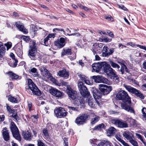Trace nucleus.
Segmentation results:
<instances>
[{
  "label": "nucleus",
  "mask_w": 146,
  "mask_h": 146,
  "mask_svg": "<svg viewBox=\"0 0 146 146\" xmlns=\"http://www.w3.org/2000/svg\"><path fill=\"white\" fill-rule=\"evenodd\" d=\"M116 97L119 100L127 102V104L125 103L121 104V107L122 109L135 114L134 109L130 106L131 103V98L127 92L123 90L119 91L117 94Z\"/></svg>",
  "instance_id": "nucleus-1"
},
{
  "label": "nucleus",
  "mask_w": 146,
  "mask_h": 146,
  "mask_svg": "<svg viewBox=\"0 0 146 146\" xmlns=\"http://www.w3.org/2000/svg\"><path fill=\"white\" fill-rule=\"evenodd\" d=\"M123 86L128 91L134 94L137 97L141 99H144L145 96L140 91L125 84H123Z\"/></svg>",
  "instance_id": "nucleus-2"
},
{
  "label": "nucleus",
  "mask_w": 146,
  "mask_h": 146,
  "mask_svg": "<svg viewBox=\"0 0 146 146\" xmlns=\"http://www.w3.org/2000/svg\"><path fill=\"white\" fill-rule=\"evenodd\" d=\"M104 71L107 75L111 76L113 77V79L116 80V82H119V77L116 74L115 70L111 67L109 64L107 63L106 65H105Z\"/></svg>",
  "instance_id": "nucleus-3"
},
{
  "label": "nucleus",
  "mask_w": 146,
  "mask_h": 146,
  "mask_svg": "<svg viewBox=\"0 0 146 146\" xmlns=\"http://www.w3.org/2000/svg\"><path fill=\"white\" fill-rule=\"evenodd\" d=\"M36 44L34 41H33L32 45L29 46L30 49L28 51V55L32 60H35L36 58L35 53L37 50Z\"/></svg>",
  "instance_id": "nucleus-4"
},
{
  "label": "nucleus",
  "mask_w": 146,
  "mask_h": 146,
  "mask_svg": "<svg viewBox=\"0 0 146 146\" xmlns=\"http://www.w3.org/2000/svg\"><path fill=\"white\" fill-rule=\"evenodd\" d=\"M28 84L29 88L32 91L33 94L37 96L40 95L41 94L40 91L34 84L31 79H28Z\"/></svg>",
  "instance_id": "nucleus-5"
},
{
  "label": "nucleus",
  "mask_w": 146,
  "mask_h": 146,
  "mask_svg": "<svg viewBox=\"0 0 146 146\" xmlns=\"http://www.w3.org/2000/svg\"><path fill=\"white\" fill-rule=\"evenodd\" d=\"M10 128L13 137L19 141L21 140L18 129L13 122H11L10 124Z\"/></svg>",
  "instance_id": "nucleus-6"
},
{
  "label": "nucleus",
  "mask_w": 146,
  "mask_h": 146,
  "mask_svg": "<svg viewBox=\"0 0 146 146\" xmlns=\"http://www.w3.org/2000/svg\"><path fill=\"white\" fill-rule=\"evenodd\" d=\"M78 87L81 95L84 97H88L90 95L86 87L84 86L82 82H80L78 84Z\"/></svg>",
  "instance_id": "nucleus-7"
},
{
  "label": "nucleus",
  "mask_w": 146,
  "mask_h": 146,
  "mask_svg": "<svg viewBox=\"0 0 146 146\" xmlns=\"http://www.w3.org/2000/svg\"><path fill=\"white\" fill-rule=\"evenodd\" d=\"M54 112L55 116L59 118L65 117L67 113L64 108L61 107L56 108L54 110Z\"/></svg>",
  "instance_id": "nucleus-8"
},
{
  "label": "nucleus",
  "mask_w": 146,
  "mask_h": 146,
  "mask_svg": "<svg viewBox=\"0 0 146 146\" xmlns=\"http://www.w3.org/2000/svg\"><path fill=\"white\" fill-rule=\"evenodd\" d=\"M106 64L105 62L94 63L92 65V71L98 72L101 70L104 71Z\"/></svg>",
  "instance_id": "nucleus-9"
},
{
  "label": "nucleus",
  "mask_w": 146,
  "mask_h": 146,
  "mask_svg": "<svg viewBox=\"0 0 146 146\" xmlns=\"http://www.w3.org/2000/svg\"><path fill=\"white\" fill-rule=\"evenodd\" d=\"M98 88L102 94L104 95H106L111 90V87L103 84L99 85Z\"/></svg>",
  "instance_id": "nucleus-10"
},
{
  "label": "nucleus",
  "mask_w": 146,
  "mask_h": 146,
  "mask_svg": "<svg viewBox=\"0 0 146 146\" xmlns=\"http://www.w3.org/2000/svg\"><path fill=\"white\" fill-rule=\"evenodd\" d=\"M111 122L116 126L120 128H125L128 127L127 123L126 121H123L121 119H112Z\"/></svg>",
  "instance_id": "nucleus-11"
},
{
  "label": "nucleus",
  "mask_w": 146,
  "mask_h": 146,
  "mask_svg": "<svg viewBox=\"0 0 146 146\" xmlns=\"http://www.w3.org/2000/svg\"><path fill=\"white\" fill-rule=\"evenodd\" d=\"M88 118V116L87 115H82L76 119L75 122L78 125H83L86 123Z\"/></svg>",
  "instance_id": "nucleus-12"
},
{
  "label": "nucleus",
  "mask_w": 146,
  "mask_h": 146,
  "mask_svg": "<svg viewBox=\"0 0 146 146\" xmlns=\"http://www.w3.org/2000/svg\"><path fill=\"white\" fill-rule=\"evenodd\" d=\"M103 44L102 43H95L93 45L91 50L94 55L99 53L101 50Z\"/></svg>",
  "instance_id": "nucleus-13"
},
{
  "label": "nucleus",
  "mask_w": 146,
  "mask_h": 146,
  "mask_svg": "<svg viewBox=\"0 0 146 146\" xmlns=\"http://www.w3.org/2000/svg\"><path fill=\"white\" fill-rule=\"evenodd\" d=\"M66 91L69 97L72 100H74L76 98V92L72 90L69 85L67 86Z\"/></svg>",
  "instance_id": "nucleus-14"
},
{
  "label": "nucleus",
  "mask_w": 146,
  "mask_h": 146,
  "mask_svg": "<svg viewBox=\"0 0 146 146\" xmlns=\"http://www.w3.org/2000/svg\"><path fill=\"white\" fill-rule=\"evenodd\" d=\"M94 81L96 83H106L108 82V80L103 76H93L92 77Z\"/></svg>",
  "instance_id": "nucleus-15"
},
{
  "label": "nucleus",
  "mask_w": 146,
  "mask_h": 146,
  "mask_svg": "<svg viewBox=\"0 0 146 146\" xmlns=\"http://www.w3.org/2000/svg\"><path fill=\"white\" fill-rule=\"evenodd\" d=\"M109 48L106 46H104L102 51V55L104 57H108L110 55L114 52L113 49H111L108 50Z\"/></svg>",
  "instance_id": "nucleus-16"
},
{
  "label": "nucleus",
  "mask_w": 146,
  "mask_h": 146,
  "mask_svg": "<svg viewBox=\"0 0 146 146\" xmlns=\"http://www.w3.org/2000/svg\"><path fill=\"white\" fill-rule=\"evenodd\" d=\"M92 93L93 97H94L95 100L97 103L99 102L97 100V99L99 100L101 98L102 94L101 92L96 89H94L92 91Z\"/></svg>",
  "instance_id": "nucleus-17"
},
{
  "label": "nucleus",
  "mask_w": 146,
  "mask_h": 146,
  "mask_svg": "<svg viewBox=\"0 0 146 146\" xmlns=\"http://www.w3.org/2000/svg\"><path fill=\"white\" fill-rule=\"evenodd\" d=\"M66 39L64 38H60L59 40L55 42V45L58 48H60L63 47L65 45Z\"/></svg>",
  "instance_id": "nucleus-18"
},
{
  "label": "nucleus",
  "mask_w": 146,
  "mask_h": 146,
  "mask_svg": "<svg viewBox=\"0 0 146 146\" xmlns=\"http://www.w3.org/2000/svg\"><path fill=\"white\" fill-rule=\"evenodd\" d=\"M39 69L40 70L41 74L43 76H48V77H50L51 76V74L44 67L41 66L39 68Z\"/></svg>",
  "instance_id": "nucleus-19"
},
{
  "label": "nucleus",
  "mask_w": 146,
  "mask_h": 146,
  "mask_svg": "<svg viewBox=\"0 0 146 146\" xmlns=\"http://www.w3.org/2000/svg\"><path fill=\"white\" fill-rule=\"evenodd\" d=\"M7 109L10 114H11V117H13L16 120V121H17L18 117L16 110L11 109L8 105H7Z\"/></svg>",
  "instance_id": "nucleus-20"
},
{
  "label": "nucleus",
  "mask_w": 146,
  "mask_h": 146,
  "mask_svg": "<svg viewBox=\"0 0 146 146\" xmlns=\"http://www.w3.org/2000/svg\"><path fill=\"white\" fill-rule=\"evenodd\" d=\"M22 135L24 138L26 140L30 141L31 140V133L28 131L22 132Z\"/></svg>",
  "instance_id": "nucleus-21"
},
{
  "label": "nucleus",
  "mask_w": 146,
  "mask_h": 146,
  "mask_svg": "<svg viewBox=\"0 0 146 146\" xmlns=\"http://www.w3.org/2000/svg\"><path fill=\"white\" fill-rule=\"evenodd\" d=\"M6 74H8L9 77L13 80H17V79H20L21 78V76L17 75L11 71H9L6 73Z\"/></svg>",
  "instance_id": "nucleus-22"
},
{
  "label": "nucleus",
  "mask_w": 146,
  "mask_h": 146,
  "mask_svg": "<svg viewBox=\"0 0 146 146\" xmlns=\"http://www.w3.org/2000/svg\"><path fill=\"white\" fill-rule=\"evenodd\" d=\"M15 25L20 31L23 32L24 33H28L27 30L25 29L22 23L19 22H16Z\"/></svg>",
  "instance_id": "nucleus-23"
},
{
  "label": "nucleus",
  "mask_w": 146,
  "mask_h": 146,
  "mask_svg": "<svg viewBox=\"0 0 146 146\" xmlns=\"http://www.w3.org/2000/svg\"><path fill=\"white\" fill-rule=\"evenodd\" d=\"M57 73L60 77H64L66 78H68L69 76L68 72H67L65 69L59 71Z\"/></svg>",
  "instance_id": "nucleus-24"
},
{
  "label": "nucleus",
  "mask_w": 146,
  "mask_h": 146,
  "mask_svg": "<svg viewBox=\"0 0 146 146\" xmlns=\"http://www.w3.org/2000/svg\"><path fill=\"white\" fill-rule=\"evenodd\" d=\"M3 138L5 141H7L9 140V131L7 129L6 127L3 128Z\"/></svg>",
  "instance_id": "nucleus-25"
},
{
  "label": "nucleus",
  "mask_w": 146,
  "mask_h": 146,
  "mask_svg": "<svg viewBox=\"0 0 146 146\" xmlns=\"http://www.w3.org/2000/svg\"><path fill=\"white\" fill-rule=\"evenodd\" d=\"M10 56L13 60V64L12 63H9V64L11 67H15L17 66V63L18 61V60L15 58V55L13 53H11Z\"/></svg>",
  "instance_id": "nucleus-26"
},
{
  "label": "nucleus",
  "mask_w": 146,
  "mask_h": 146,
  "mask_svg": "<svg viewBox=\"0 0 146 146\" xmlns=\"http://www.w3.org/2000/svg\"><path fill=\"white\" fill-rule=\"evenodd\" d=\"M123 137L127 140H130L134 136L132 134L128 131H126L123 133Z\"/></svg>",
  "instance_id": "nucleus-27"
},
{
  "label": "nucleus",
  "mask_w": 146,
  "mask_h": 146,
  "mask_svg": "<svg viewBox=\"0 0 146 146\" xmlns=\"http://www.w3.org/2000/svg\"><path fill=\"white\" fill-rule=\"evenodd\" d=\"M116 131V129L113 127L109 128L107 131V134L108 136H110L115 133Z\"/></svg>",
  "instance_id": "nucleus-28"
},
{
  "label": "nucleus",
  "mask_w": 146,
  "mask_h": 146,
  "mask_svg": "<svg viewBox=\"0 0 146 146\" xmlns=\"http://www.w3.org/2000/svg\"><path fill=\"white\" fill-rule=\"evenodd\" d=\"M97 146H113L112 144L109 141L103 140L98 143Z\"/></svg>",
  "instance_id": "nucleus-29"
},
{
  "label": "nucleus",
  "mask_w": 146,
  "mask_h": 146,
  "mask_svg": "<svg viewBox=\"0 0 146 146\" xmlns=\"http://www.w3.org/2000/svg\"><path fill=\"white\" fill-rule=\"evenodd\" d=\"M43 137L45 139H49L50 138V136L49 134L48 130L47 128H45L43 129L42 130Z\"/></svg>",
  "instance_id": "nucleus-30"
},
{
  "label": "nucleus",
  "mask_w": 146,
  "mask_h": 146,
  "mask_svg": "<svg viewBox=\"0 0 146 146\" xmlns=\"http://www.w3.org/2000/svg\"><path fill=\"white\" fill-rule=\"evenodd\" d=\"M72 53L71 49L70 48H66L63 49L61 53V56H63L65 55H70Z\"/></svg>",
  "instance_id": "nucleus-31"
},
{
  "label": "nucleus",
  "mask_w": 146,
  "mask_h": 146,
  "mask_svg": "<svg viewBox=\"0 0 146 146\" xmlns=\"http://www.w3.org/2000/svg\"><path fill=\"white\" fill-rule=\"evenodd\" d=\"M116 138L124 146H129V145L126 143L121 138V136L119 135H117L115 136Z\"/></svg>",
  "instance_id": "nucleus-32"
},
{
  "label": "nucleus",
  "mask_w": 146,
  "mask_h": 146,
  "mask_svg": "<svg viewBox=\"0 0 146 146\" xmlns=\"http://www.w3.org/2000/svg\"><path fill=\"white\" fill-rule=\"evenodd\" d=\"M100 117L97 115L93 116L91 119V122L92 124H94L98 122L100 119Z\"/></svg>",
  "instance_id": "nucleus-33"
},
{
  "label": "nucleus",
  "mask_w": 146,
  "mask_h": 146,
  "mask_svg": "<svg viewBox=\"0 0 146 146\" xmlns=\"http://www.w3.org/2000/svg\"><path fill=\"white\" fill-rule=\"evenodd\" d=\"M15 50L16 53L18 55L21 56L23 54V52L22 50L21 47H17L16 48Z\"/></svg>",
  "instance_id": "nucleus-34"
},
{
  "label": "nucleus",
  "mask_w": 146,
  "mask_h": 146,
  "mask_svg": "<svg viewBox=\"0 0 146 146\" xmlns=\"http://www.w3.org/2000/svg\"><path fill=\"white\" fill-rule=\"evenodd\" d=\"M109 63L113 68H116L117 69H119L120 68V66L119 65L114 62L112 60H110Z\"/></svg>",
  "instance_id": "nucleus-35"
},
{
  "label": "nucleus",
  "mask_w": 146,
  "mask_h": 146,
  "mask_svg": "<svg viewBox=\"0 0 146 146\" xmlns=\"http://www.w3.org/2000/svg\"><path fill=\"white\" fill-rule=\"evenodd\" d=\"M131 143L134 146H139L138 143L135 140L134 137L129 140Z\"/></svg>",
  "instance_id": "nucleus-36"
},
{
  "label": "nucleus",
  "mask_w": 146,
  "mask_h": 146,
  "mask_svg": "<svg viewBox=\"0 0 146 146\" xmlns=\"http://www.w3.org/2000/svg\"><path fill=\"white\" fill-rule=\"evenodd\" d=\"M5 52V47H0V57L2 58L4 56Z\"/></svg>",
  "instance_id": "nucleus-37"
},
{
  "label": "nucleus",
  "mask_w": 146,
  "mask_h": 146,
  "mask_svg": "<svg viewBox=\"0 0 146 146\" xmlns=\"http://www.w3.org/2000/svg\"><path fill=\"white\" fill-rule=\"evenodd\" d=\"M8 100L10 102L13 103H17L18 100L16 98H15L11 96H9L8 97Z\"/></svg>",
  "instance_id": "nucleus-38"
},
{
  "label": "nucleus",
  "mask_w": 146,
  "mask_h": 146,
  "mask_svg": "<svg viewBox=\"0 0 146 146\" xmlns=\"http://www.w3.org/2000/svg\"><path fill=\"white\" fill-rule=\"evenodd\" d=\"M30 71L34 73L33 75V76L34 77H37L38 76V74L37 72V70L35 68H32L31 69Z\"/></svg>",
  "instance_id": "nucleus-39"
},
{
  "label": "nucleus",
  "mask_w": 146,
  "mask_h": 146,
  "mask_svg": "<svg viewBox=\"0 0 146 146\" xmlns=\"http://www.w3.org/2000/svg\"><path fill=\"white\" fill-rule=\"evenodd\" d=\"M135 135L138 139H140L141 140V141L143 143V144H144V145L145 146H146V143L143 140V138H142L141 135L140 134L137 133H136Z\"/></svg>",
  "instance_id": "nucleus-40"
},
{
  "label": "nucleus",
  "mask_w": 146,
  "mask_h": 146,
  "mask_svg": "<svg viewBox=\"0 0 146 146\" xmlns=\"http://www.w3.org/2000/svg\"><path fill=\"white\" fill-rule=\"evenodd\" d=\"M104 127V125L103 124H100L97 126H95L94 128V130H100L103 128Z\"/></svg>",
  "instance_id": "nucleus-41"
},
{
  "label": "nucleus",
  "mask_w": 146,
  "mask_h": 146,
  "mask_svg": "<svg viewBox=\"0 0 146 146\" xmlns=\"http://www.w3.org/2000/svg\"><path fill=\"white\" fill-rule=\"evenodd\" d=\"M21 39L26 42H28L31 40V38L30 37L27 36H22Z\"/></svg>",
  "instance_id": "nucleus-42"
},
{
  "label": "nucleus",
  "mask_w": 146,
  "mask_h": 146,
  "mask_svg": "<svg viewBox=\"0 0 146 146\" xmlns=\"http://www.w3.org/2000/svg\"><path fill=\"white\" fill-rule=\"evenodd\" d=\"M49 40L47 37H46L45 38L44 40V45L48 46L49 45V44L50 43V41H48Z\"/></svg>",
  "instance_id": "nucleus-43"
},
{
  "label": "nucleus",
  "mask_w": 146,
  "mask_h": 146,
  "mask_svg": "<svg viewBox=\"0 0 146 146\" xmlns=\"http://www.w3.org/2000/svg\"><path fill=\"white\" fill-rule=\"evenodd\" d=\"M58 91V90L56 89H52L50 90V92L52 95L56 96Z\"/></svg>",
  "instance_id": "nucleus-44"
},
{
  "label": "nucleus",
  "mask_w": 146,
  "mask_h": 146,
  "mask_svg": "<svg viewBox=\"0 0 146 146\" xmlns=\"http://www.w3.org/2000/svg\"><path fill=\"white\" fill-rule=\"evenodd\" d=\"M80 105L82 107L84 108L85 106V100L84 98L82 99L81 100H80Z\"/></svg>",
  "instance_id": "nucleus-45"
},
{
  "label": "nucleus",
  "mask_w": 146,
  "mask_h": 146,
  "mask_svg": "<svg viewBox=\"0 0 146 146\" xmlns=\"http://www.w3.org/2000/svg\"><path fill=\"white\" fill-rule=\"evenodd\" d=\"M84 82L85 83L89 85H91L93 84V82L92 81H90L89 79L86 78V79L84 81Z\"/></svg>",
  "instance_id": "nucleus-46"
},
{
  "label": "nucleus",
  "mask_w": 146,
  "mask_h": 146,
  "mask_svg": "<svg viewBox=\"0 0 146 146\" xmlns=\"http://www.w3.org/2000/svg\"><path fill=\"white\" fill-rule=\"evenodd\" d=\"M125 68H126V66L124 64H122L120 69V71L122 74L124 73Z\"/></svg>",
  "instance_id": "nucleus-47"
},
{
  "label": "nucleus",
  "mask_w": 146,
  "mask_h": 146,
  "mask_svg": "<svg viewBox=\"0 0 146 146\" xmlns=\"http://www.w3.org/2000/svg\"><path fill=\"white\" fill-rule=\"evenodd\" d=\"M86 103H87L88 105L90 107L93 106V100L92 99H88L87 101L86 102Z\"/></svg>",
  "instance_id": "nucleus-48"
},
{
  "label": "nucleus",
  "mask_w": 146,
  "mask_h": 146,
  "mask_svg": "<svg viewBox=\"0 0 146 146\" xmlns=\"http://www.w3.org/2000/svg\"><path fill=\"white\" fill-rule=\"evenodd\" d=\"M108 21H113V19L112 17L110 15L105 16L104 17Z\"/></svg>",
  "instance_id": "nucleus-49"
},
{
  "label": "nucleus",
  "mask_w": 146,
  "mask_h": 146,
  "mask_svg": "<svg viewBox=\"0 0 146 146\" xmlns=\"http://www.w3.org/2000/svg\"><path fill=\"white\" fill-rule=\"evenodd\" d=\"M111 39H110L106 37L102 39V41L105 42H111Z\"/></svg>",
  "instance_id": "nucleus-50"
},
{
  "label": "nucleus",
  "mask_w": 146,
  "mask_h": 146,
  "mask_svg": "<svg viewBox=\"0 0 146 146\" xmlns=\"http://www.w3.org/2000/svg\"><path fill=\"white\" fill-rule=\"evenodd\" d=\"M5 45L7 47V50H8L11 47L12 44L10 42H8L7 43L5 44Z\"/></svg>",
  "instance_id": "nucleus-51"
},
{
  "label": "nucleus",
  "mask_w": 146,
  "mask_h": 146,
  "mask_svg": "<svg viewBox=\"0 0 146 146\" xmlns=\"http://www.w3.org/2000/svg\"><path fill=\"white\" fill-rule=\"evenodd\" d=\"M78 76L80 79L84 82L86 79V78H87L85 75H83L79 74Z\"/></svg>",
  "instance_id": "nucleus-52"
},
{
  "label": "nucleus",
  "mask_w": 146,
  "mask_h": 146,
  "mask_svg": "<svg viewBox=\"0 0 146 146\" xmlns=\"http://www.w3.org/2000/svg\"><path fill=\"white\" fill-rule=\"evenodd\" d=\"M37 141L38 146H45L44 144L40 140H38Z\"/></svg>",
  "instance_id": "nucleus-53"
},
{
  "label": "nucleus",
  "mask_w": 146,
  "mask_h": 146,
  "mask_svg": "<svg viewBox=\"0 0 146 146\" xmlns=\"http://www.w3.org/2000/svg\"><path fill=\"white\" fill-rule=\"evenodd\" d=\"M62 96V93L60 91L58 90L55 96L58 98H60Z\"/></svg>",
  "instance_id": "nucleus-54"
},
{
  "label": "nucleus",
  "mask_w": 146,
  "mask_h": 146,
  "mask_svg": "<svg viewBox=\"0 0 146 146\" xmlns=\"http://www.w3.org/2000/svg\"><path fill=\"white\" fill-rule=\"evenodd\" d=\"M136 45L137 46L139 47L140 48L143 49L145 50H146V46L139 45V44H137Z\"/></svg>",
  "instance_id": "nucleus-55"
},
{
  "label": "nucleus",
  "mask_w": 146,
  "mask_h": 146,
  "mask_svg": "<svg viewBox=\"0 0 146 146\" xmlns=\"http://www.w3.org/2000/svg\"><path fill=\"white\" fill-rule=\"evenodd\" d=\"M68 35L69 36H78L80 35V34L78 33H74L69 35L68 34Z\"/></svg>",
  "instance_id": "nucleus-56"
},
{
  "label": "nucleus",
  "mask_w": 146,
  "mask_h": 146,
  "mask_svg": "<svg viewBox=\"0 0 146 146\" xmlns=\"http://www.w3.org/2000/svg\"><path fill=\"white\" fill-rule=\"evenodd\" d=\"M62 31L64 33V30L63 29H58V28H54L53 29V32L55 31Z\"/></svg>",
  "instance_id": "nucleus-57"
},
{
  "label": "nucleus",
  "mask_w": 146,
  "mask_h": 146,
  "mask_svg": "<svg viewBox=\"0 0 146 146\" xmlns=\"http://www.w3.org/2000/svg\"><path fill=\"white\" fill-rule=\"evenodd\" d=\"M55 37V35L54 34H49L47 37L49 39L50 38H54Z\"/></svg>",
  "instance_id": "nucleus-58"
},
{
  "label": "nucleus",
  "mask_w": 146,
  "mask_h": 146,
  "mask_svg": "<svg viewBox=\"0 0 146 146\" xmlns=\"http://www.w3.org/2000/svg\"><path fill=\"white\" fill-rule=\"evenodd\" d=\"M119 8L124 11L127 10V8L123 5H119Z\"/></svg>",
  "instance_id": "nucleus-59"
},
{
  "label": "nucleus",
  "mask_w": 146,
  "mask_h": 146,
  "mask_svg": "<svg viewBox=\"0 0 146 146\" xmlns=\"http://www.w3.org/2000/svg\"><path fill=\"white\" fill-rule=\"evenodd\" d=\"M5 117L4 115H0V121H3L4 120Z\"/></svg>",
  "instance_id": "nucleus-60"
},
{
  "label": "nucleus",
  "mask_w": 146,
  "mask_h": 146,
  "mask_svg": "<svg viewBox=\"0 0 146 146\" xmlns=\"http://www.w3.org/2000/svg\"><path fill=\"white\" fill-rule=\"evenodd\" d=\"M68 108H69V109L70 110H74V111H75L77 110L76 109V108H75L74 107H71V106H68Z\"/></svg>",
  "instance_id": "nucleus-61"
},
{
  "label": "nucleus",
  "mask_w": 146,
  "mask_h": 146,
  "mask_svg": "<svg viewBox=\"0 0 146 146\" xmlns=\"http://www.w3.org/2000/svg\"><path fill=\"white\" fill-rule=\"evenodd\" d=\"M95 60H100V58L98 55H96L95 56Z\"/></svg>",
  "instance_id": "nucleus-62"
},
{
  "label": "nucleus",
  "mask_w": 146,
  "mask_h": 146,
  "mask_svg": "<svg viewBox=\"0 0 146 146\" xmlns=\"http://www.w3.org/2000/svg\"><path fill=\"white\" fill-rule=\"evenodd\" d=\"M64 145H66V144L68 145V139L66 138H64Z\"/></svg>",
  "instance_id": "nucleus-63"
},
{
  "label": "nucleus",
  "mask_w": 146,
  "mask_h": 146,
  "mask_svg": "<svg viewBox=\"0 0 146 146\" xmlns=\"http://www.w3.org/2000/svg\"><path fill=\"white\" fill-rule=\"evenodd\" d=\"M143 68L146 69V61H144L143 64Z\"/></svg>",
  "instance_id": "nucleus-64"
}]
</instances>
